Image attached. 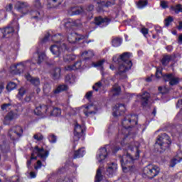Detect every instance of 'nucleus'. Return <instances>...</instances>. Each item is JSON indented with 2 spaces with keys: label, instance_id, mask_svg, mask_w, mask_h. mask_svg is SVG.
Returning a JSON list of instances; mask_svg holds the SVG:
<instances>
[{
  "label": "nucleus",
  "instance_id": "nucleus-1",
  "mask_svg": "<svg viewBox=\"0 0 182 182\" xmlns=\"http://www.w3.org/2000/svg\"><path fill=\"white\" fill-rule=\"evenodd\" d=\"M139 147H140V143L138 141L132 143L129 146L128 149L129 151H131L132 154L127 152V154L122 156L121 166L124 171L132 167L134 160H139L140 157V150H139Z\"/></svg>",
  "mask_w": 182,
  "mask_h": 182
},
{
  "label": "nucleus",
  "instance_id": "nucleus-2",
  "mask_svg": "<svg viewBox=\"0 0 182 182\" xmlns=\"http://www.w3.org/2000/svg\"><path fill=\"white\" fill-rule=\"evenodd\" d=\"M130 56H132V54L129 53H124L119 56V60L121 61L118 68L117 75H119L122 79L127 77L126 73L129 69H132L133 66V63H132V60H129Z\"/></svg>",
  "mask_w": 182,
  "mask_h": 182
},
{
  "label": "nucleus",
  "instance_id": "nucleus-3",
  "mask_svg": "<svg viewBox=\"0 0 182 182\" xmlns=\"http://www.w3.org/2000/svg\"><path fill=\"white\" fill-rule=\"evenodd\" d=\"M122 124V127H124L123 132H124V133L119 132V139H123V141L121 142V144H124V141L126 140L127 133H129V129H130V127H133L134 126H136V124H137V115L136 114L127 115L123 119Z\"/></svg>",
  "mask_w": 182,
  "mask_h": 182
},
{
  "label": "nucleus",
  "instance_id": "nucleus-4",
  "mask_svg": "<svg viewBox=\"0 0 182 182\" xmlns=\"http://www.w3.org/2000/svg\"><path fill=\"white\" fill-rule=\"evenodd\" d=\"M160 173V167L154 164H149L143 169L142 177L144 178H149L151 180L154 177H157Z\"/></svg>",
  "mask_w": 182,
  "mask_h": 182
},
{
  "label": "nucleus",
  "instance_id": "nucleus-5",
  "mask_svg": "<svg viewBox=\"0 0 182 182\" xmlns=\"http://www.w3.org/2000/svg\"><path fill=\"white\" fill-rule=\"evenodd\" d=\"M48 156L49 151L44 150L43 148H39L38 146H35L31 154V159L27 161V167H29L32 164V160H36L38 157H40V159L45 161Z\"/></svg>",
  "mask_w": 182,
  "mask_h": 182
},
{
  "label": "nucleus",
  "instance_id": "nucleus-6",
  "mask_svg": "<svg viewBox=\"0 0 182 182\" xmlns=\"http://www.w3.org/2000/svg\"><path fill=\"white\" fill-rule=\"evenodd\" d=\"M156 146H159L161 150H167L171 144V141H170V136L166 134H161L159 135L156 139Z\"/></svg>",
  "mask_w": 182,
  "mask_h": 182
},
{
  "label": "nucleus",
  "instance_id": "nucleus-7",
  "mask_svg": "<svg viewBox=\"0 0 182 182\" xmlns=\"http://www.w3.org/2000/svg\"><path fill=\"white\" fill-rule=\"evenodd\" d=\"M22 134H23V129L21 126H16L11 127L9 130L8 136L12 140L15 141L16 140H18L19 137H22Z\"/></svg>",
  "mask_w": 182,
  "mask_h": 182
},
{
  "label": "nucleus",
  "instance_id": "nucleus-8",
  "mask_svg": "<svg viewBox=\"0 0 182 182\" xmlns=\"http://www.w3.org/2000/svg\"><path fill=\"white\" fill-rule=\"evenodd\" d=\"M85 134V126H82L78 123H76L74 127V136L73 141H79L80 137L83 136Z\"/></svg>",
  "mask_w": 182,
  "mask_h": 182
},
{
  "label": "nucleus",
  "instance_id": "nucleus-9",
  "mask_svg": "<svg viewBox=\"0 0 182 182\" xmlns=\"http://www.w3.org/2000/svg\"><path fill=\"white\" fill-rule=\"evenodd\" d=\"M66 49H68V48L66 47V44L65 43H63L60 47L57 45H53L50 48V52L57 58H59V56H60V53L66 50Z\"/></svg>",
  "mask_w": 182,
  "mask_h": 182
},
{
  "label": "nucleus",
  "instance_id": "nucleus-10",
  "mask_svg": "<svg viewBox=\"0 0 182 182\" xmlns=\"http://www.w3.org/2000/svg\"><path fill=\"white\" fill-rule=\"evenodd\" d=\"M15 8L18 12L23 14V15L28 14L29 11V5L25 2L18 1L15 5Z\"/></svg>",
  "mask_w": 182,
  "mask_h": 182
},
{
  "label": "nucleus",
  "instance_id": "nucleus-11",
  "mask_svg": "<svg viewBox=\"0 0 182 182\" xmlns=\"http://www.w3.org/2000/svg\"><path fill=\"white\" fill-rule=\"evenodd\" d=\"M126 112V107L123 104H117L113 108V116L114 117H117L119 116H122L123 113Z\"/></svg>",
  "mask_w": 182,
  "mask_h": 182
},
{
  "label": "nucleus",
  "instance_id": "nucleus-12",
  "mask_svg": "<svg viewBox=\"0 0 182 182\" xmlns=\"http://www.w3.org/2000/svg\"><path fill=\"white\" fill-rule=\"evenodd\" d=\"M18 117H19V114H18V112L11 111L4 117V124H11V121L18 119Z\"/></svg>",
  "mask_w": 182,
  "mask_h": 182
},
{
  "label": "nucleus",
  "instance_id": "nucleus-13",
  "mask_svg": "<svg viewBox=\"0 0 182 182\" xmlns=\"http://www.w3.org/2000/svg\"><path fill=\"white\" fill-rule=\"evenodd\" d=\"M164 80L165 82H169L171 86L178 85V82H180L178 77L174 76L173 74H166L164 75Z\"/></svg>",
  "mask_w": 182,
  "mask_h": 182
},
{
  "label": "nucleus",
  "instance_id": "nucleus-14",
  "mask_svg": "<svg viewBox=\"0 0 182 182\" xmlns=\"http://www.w3.org/2000/svg\"><path fill=\"white\" fill-rule=\"evenodd\" d=\"M97 112V107L93 104H91L85 107L84 114H85L87 117H89V116L92 114H95Z\"/></svg>",
  "mask_w": 182,
  "mask_h": 182
},
{
  "label": "nucleus",
  "instance_id": "nucleus-15",
  "mask_svg": "<svg viewBox=\"0 0 182 182\" xmlns=\"http://www.w3.org/2000/svg\"><path fill=\"white\" fill-rule=\"evenodd\" d=\"M84 38V36H79L76 33H72L68 36V41L70 43H76V42L82 41Z\"/></svg>",
  "mask_w": 182,
  "mask_h": 182
},
{
  "label": "nucleus",
  "instance_id": "nucleus-16",
  "mask_svg": "<svg viewBox=\"0 0 182 182\" xmlns=\"http://www.w3.org/2000/svg\"><path fill=\"white\" fill-rule=\"evenodd\" d=\"M14 33V28L12 27H7L5 28H0V38H9L11 35Z\"/></svg>",
  "mask_w": 182,
  "mask_h": 182
},
{
  "label": "nucleus",
  "instance_id": "nucleus-17",
  "mask_svg": "<svg viewBox=\"0 0 182 182\" xmlns=\"http://www.w3.org/2000/svg\"><path fill=\"white\" fill-rule=\"evenodd\" d=\"M31 66L32 63L29 60L21 62L17 64V72H18V74L22 73L23 70L27 69V68H30Z\"/></svg>",
  "mask_w": 182,
  "mask_h": 182
},
{
  "label": "nucleus",
  "instance_id": "nucleus-18",
  "mask_svg": "<svg viewBox=\"0 0 182 182\" xmlns=\"http://www.w3.org/2000/svg\"><path fill=\"white\" fill-rule=\"evenodd\" d=\"M27 14L31 16V19H35L36 21H41V19L43 18V13H41L39 11L28 10Z\"/></svg>",
  "mask_w": 182,
  "mask_h": 182
},
{
  "label": "nucleus",
  "instance_id": "nucleus-19",
  "mask_svg": "<svg viewBox=\"0 0 182 182\" xmlns=\"http://www.w3.org/2000/svg\"><path fill=\"white\" fill-rule=\"evenodd\" d=\"M138 97L141 99L142 106H147L149 105V99H150V94L147 92H144L141 95H138Z\"/></svg>",
  "mask_w": 182,
  "mask_h": 182
},
{
  "label": "nucleus",
  "instance_id": "nucleus-20",
  "mask_svg": "<svg viewBox=\"0 0 182 182\" xmlns=\"http://www.w3.org/2000/svg\"><path fill=\"white\" fill-rule=\"evenodd\" d=\"M117 170V164L114 163H112L110 165L108 166V168H107L106 174L108 176V177H112L113 174L116 173V171Z\"/></svg>",
  "mask_w": 182,
  "mask_h": 182
},
{
  "label": "nucleus",
  "instance_id": "nucleus-21",
  "mask_svg": "<svg viewBox=\"0 0 182 182\" xmlns=\"http://www.w3.org/2000/svg\"><path fill=\"white\" fill-rule=\"evenodd\" d=\"M112 20L107 17L102 18V17H96L95 18V25H102V23H105V25H109Z\"/></svg>",
  "mask_w": 182,
  "mask_h": 182
},
{
  "label": "nucleus",
  "instance_id": "nucleus-22",
  "mask_svg": "<svg viewBox=\"0 0 182 182\" xmlns=\"http://www.w3.org/2000/svg\"><path fill=\"white\" fill-rule=\"evenodd\" d=\"M26 79H27V80L33 86H39L41 85V80L39 77H32L31 75L28 74L26 75Z\"/></svg>",
  "mask_w": 182,
  "mask_h": 182
},
{
  "label": "nucleus",
  "instance_id": "nucleus-23",
  "mask_svg": "<svg viewBox=\"0 0 182 182\" xmlns=\"http://www.w3.org/2000/svg\"><path fill=\"white\" fill-rule=\"evenodd\" d=\"M106 157H107V149L105 147L100 149V154L97 156L98 161L100 163L103 161Z\"/></svg>",
  "mask_w": 182,
  "mask_h": 182
},
{
  "label": "nucleus",
  "instance_id": "nucleus-24",
  "mask_svg": "<svg viewBox=\"0 0 182 182\" xmlns=\"http://www.w3.org/2000/svg\"><path fill=\"white\" fill-rule=\"evenodd\" d=\"M48 106L46 105H40L39 107H37L35 109V113L38 115L41 114H46L48 113Z\"/></svg>",
  "mask_w": 182,
  "mask_h": 182
},
{
  "label": "nucleus",
  "instance_id": "nucleus-25",
  "mask_svg": "<svg viewBox=\"0 0 182 182\" xmlns=\"http://www.w3.org/2000/svg\"><path fill=\"white\" fill-rule=\"evenodd\" d=\"M65 26L66 28H69L70 26H77V28H80L82 26V22L80 19L75 20L74 21H67L65 23Z\"/></svg>",
  "mask_w": 182,
  "mask_h": 182
},
{
  "label": "nucleus",
  "instance_id": "nucleus-26",
  "mask_svg": "<svg viewBox=\"0 0 182 182\" xmlns=\"http://www.w3.org/2000/svg\"><path fill=\"white\" fill-rule=\"evenodd\" d=\"M83 12V8L82 7H73L71 8L68 14L69 15H79L80 14H82Z\"/></svg>",
  "mask_w": 182,
  "mask_h": 182
},
{
  "label": "nucleus",
  "instance_id": "nucleus-27",
  "mask_svg": "<svg viewBox=\"0 0 182 182\" xmlns=\"http://www.w3.org/2000/svg\"><path fill=\"white\" fill-rule=\"evenodd\" d=\"M63 0H48L50 8H58L59 5H62Z\"/></svg>",
  "mask_w": 182,
  "mask_h": 182
},
{
  "label": "nucleus",
  "instance_id": "nucleus-28",
  "mask_svg": "<svg viewBox=\"0 0 182 182\" xmlns=\"http://www.w3.org/2000/svg\"><path fill=\"white\" fill-rule=\"evenodd\" d=\"M80 68H82V62L78 61L73 65H67L65 67V70H76L77 69H80Z\"/></svg>",
  "mask_w": 182,
  "mask_h": 182
},
{
  "label": "nucleus",
  "instance_id": "nucleus-29",
  "mask_svg": "<svg viewBox=\"0 0 182 182\" xmlns=\"http://www.w3.org/2000/svg\"><path fill=\"white\" fill-rule=\"evenodd\" d=\"M120 92H122L120 86L114 85L111 90V95H112V96H119V95H120Z\"/></svg>",
  "mask_w": 182,
  "mask_h": 182
},
{
  "label": "nucleus",
  "instance_id": "nucleus-30",
  "mask_svg": "<svg viewBox=\"0 0 182 182\" xmlns=\"http://www.w3.org/2000/svg\"><path fill=\"white\" fill-rule=\"evenodd\" d=\"M66 83H75L76 82V76L73 74H68L65 76Z\"/></svg>",
  "mask_w": 182,
  "mask_h": 182
},
{
  "label": "nucleus",
  "instance_id": "nucleus-31",
  "mask_svg": "<svg viewBox=\"0 0 182 182\" xmlns=\"http://www.w3.org/2000/svg\"><path fill=\"white\" fill-rule=\"evenodd\" d=\"M83 156H85V150H83V149H80L75 151L73 159H80V157H83Z\"/></svg>",
  "mask_w": 182,
  "mask_h": 182
},
{
  "label": "nucleus",
  "instance_id": "nucleus-32",
  "mask_svg": "<svg viewBox=\"0 0 182 182\" xmlns=\"http://www.w3.org/2000/svg\"><path fill=\"white\" fill-rule=\"evenodd\" d=\"M65 90H68V85H60L53 91L55 95H58L60 93V92H65Z\"/></svg>",
  "mask_w": 182,
  "mask_h": 182
},
{
  "label": "nucleus",
  "instance_id": "nucleus-33",
  "mask_svg": "<svg viewBox=\"0 0 182 182\" xmlns=\"http://www.w3.org/2000/svg\"><path fill=\"white\" fill-rule=\"evenodd\" d=\"M53 79H59L60 77V68H56L51 72Z\"/></svg>",
  "mask_w": 182,
  "mask_h": 182
},
{
  "label": "nucleus",
  "instance_id": "nucleus-34",
  "mask_svg": "<svg viewBox=\"0 0 182 182\" xmlns=\"http://www.w3.org/2000/svg\"><path fill=\"white\" fill-rule=\"evenodd\" d=\"M171 11H174L175 14H180L182 12V5L181 4H176V6H171L170 7Z\"/></svg>",
  "mask_w": 182,
  "mask_h": 182
},
{
  "label": "nucleus",
  "instance_id": "nucleus-35",
  "mask_svg": "<svg viewBox=\"0 0 182 182\" xmlns=\"http://www.w3.org/2000/svg\"><path fill=\"white\" fill-rule=\"evenodd\" d=\"M171 60V55H164L161 60V63L164 66H167Z\"/></svg>",
  "mask_w": 182,
  "mask_h": 182
},
{
  "label": "nucleus",
  "instance_id": "nucleus-36",
  "mask_svg": "<svg viewBox=\"0 0 182 182\" xmlns=\"http://www.w3.org/2000/svg\"><path fill=\"white\" fill-rule=\"evenodd\" d=\"M103 180V176L102 175V169L98 168L97 171V174L95 176V182H100Z\"/></svg>",
  "mask_w": 182,
  "mask_h": 182
},
{
  "label": "nucleus",
  "instance_id": "nucleus-37",
  "mask_svg": "<svg viewBox=\"0 0 182 182\" xmlns=\"http://www.w3.org/2000/svg\"><path fill=\"white\" fill-rule=\"evenodd\" d=\"M182 157H180L178 155L173 159L171 161L170 167H174L177 163H180L181 161Z\"/></svg>",
  "mask_w": 182,
  "mask_h": 182
},
{
  "label": "nucleus",
  "instance_id": "nucleus-38",
  "mask_svg": "<svg viewBox=\"0 0 182 182\" xmlns=\"http://www.w3.org/2000/svg\"><path fill=\"white\" fill-rule=\"evenodd\" d=\"M64 62L66 63H69V62H72L73 60H75L76 59V57L73 55H65L63 57Z\"/></svg>",
  "mask_w": 182,
  "mask_h": 182
},
{
  "label": "nucleus",
  "instance_id": "nucleus-39",
  "mask_svg": "<svg viewBox=\"0 0 182 182\" xmlns=\"http://www.w3.org/2000/svg\"><path fill=\"white\" fill-rule=\"evenodd\" d=\"M10 72L12 73V75H19V73L18 72V65L17 64L11 65L10 66Z\"/></svg>",
  "mask_w": 182,
  "mask_h": 182
},
{
  "label": "nucleus",
  "instance_id": "nucleus-40",
  "mask_svg": "<svg viewBox=\"0 0 182 182\" xmlns=\"http://www.w3.org/2000/svg\"><path fill=\"white\" fill-rule=\"evenodd\" d=\"M62 39H63V36H62L60 34H56L52 37L53 42H55L56 43H58V42H60Z\"/></svg>",
  "mask_w": 182,
  "mask_h": 182
},
{
  "label": "nucleus",
  "instance_id": "nucleus-41",
  "mask_svg": "<svg viewBox=\"0 0 182 182\" xmlns=\"http://www.w3.org/2000/svg\"><path fill=\"white\" fill-rule=\"evenodd\" d=\"M1 107V110L8 112V110H9L12 108V103L9 102L6 104H3Z\"/></svg>",
  "mask_w": 182,
  "mask_h": 182
},
{
  "label": "nucleus",
  "instance_id": "nucleus-42",
  "mask_svg": "<svg viewBox=\"0 0 182 182\" xmlns=\"http://www.w3.org/2000/svg\"><path fill=\"white\" fill-rule=\"evenodd\" d=\"M106 62L105 60H99L96 63H92V66H94V68H101V69H103V63Z\"/></svg>",
  "mask_w": 182,
  "mask_h": 182
},
{
  "label": "nucleus",
  "instance_id": "nucleus-43",
  "mask_svg": "<svg viewBox=\"0 0 182 182\" xmlns=\"http://www.w3.org/2000/svg\"><path fill=\"white\" fill-rule=\"evenodd\" d=\"M34 96H35V92H30L29 94H27L26 97L24 98V102L29 103V102L32 100V98H33Z\"/></svg>",
  "mask_w": 182,
  "mask_h": 182
},
{
  "label": "nucleus",
  "instance_id": "nucleus-44",
  "mask_svg": "<svg viewBox=\"0 0 182 182\" xmlns=\"http://www.w3.org/2000/svg\"><path fill=\"white\" fill-rule=\"evenodd\" d=\"M120 45H122V40L120 38H116L112 40V46H114V48L120 46Z\"/></svg>",
  "mask_w": 182,
  "mask_h": 182
},
{
  "label": "nucleus",
  "instance_id": "nucleus-45",
  "mask_svg": "<svg viewBox=\"0 0 182 182\" xmlns=\"http://www.w3.org/2000/svg\"><path fill=\"white\" fill-rule=\"evenodd\" d=\"M25 93H26V91L24 90V88H21L18 90L17 97L19 99V100H22V97H23L25 95Z\"/></svg>",
  "mask_w": 182,
  "mask_h": 182
},
{
  "label": "nucleus",
  "instance_id": "nucleus-46",
  "mask_svg": "<svg viewBox=\"0 0 182 182\" xmlns=\"http://www.w3.org/2000/svg\"><path fill=\"white\" fill-rule=\"evenodd\" d=\"M16 88V84L15 82H9L6 86V90L9 92H11V90H14V89Z\"/></svg>",
  "mask_w": 182,
  "mask_h": 182
},
{
  "label": "nucleus",
  "instance_id": "nucleus-47",
  "mask_svg": "<svg viewBox=\"0 0 182 182\" xmlns=\"http://www.w3.org/2000/svg\"><path fill=\"white\" fill-rule=\"evenodd\" d=\"M86 57V59H90V58H93L95 56V53H93V51L88 50L83 53V54Z\"/></svg>",
  "mask_w": 182,
  "mask_h": 182
},
{
  "label": "nucleus",
  "instance_id": "nucleus-48",
  "mask_svg": "<svg viewBox=\"0 0 182 182\" xmlns=\"http://www.w3.org/2000/svg\"><path fill=\"white\" fill-rule=\"evenodd\" d=\"M138 8H144V6H147V0H140L137 4Z\"/></svg>",
  "mask_w": 182,
  "mask_h": 182
},
{
  "label": "nucleus",
  "instance_id": "nucleus-49",
  "mask_svg": "<svg viewBox=\"0 0 182 182\" xmlns=\"http://www.w3.org/2000/svg\"><path fill=\"white\" fill-rule=\"evenodd\" d=\"M46 58V55L45 54V53H41L38 54V60L37 63L38 65H41V63L43 60H45Z\"/></svg>",
  "mask_w": 182,
  "mask_h": 182
},
{
  "label": "nucleus",
  "instance_id": "nucleus-50",
  "mask_svg": "<svg viewBox=\"0 0 182 182\" xmlns=\"http://www.w3.org/2000/svg\"><path fill=\"white\" fill-rule=\"evenodd\" d=\"M102 86H103V85L102 84V82L99 81L95 84V85L92 87V89L95 90V92H99V89H100Z\"/></svg>",
  "mask_w": 182,
  "mask_h": 182
},
{
  "label": "nucleus",
  "instance_id": "nucleus-51",
  "mask_svg": "<svg viewBox=\"0 0 182 182\" xmlns=\"http://www.w3.org/2000/svg\"><path fill=\"white\" fill-rule=\"evenodd\" d=\"M160 6L162 9H167L168 8V1L164 0L161 1Z\"/></svg>",
  "mask_w": 182,
  "mask_h": 182
},
{
  "label": "nucleus",
  "instance_id": "nucleus-52",
  "mask_svg": "<svg viewBox=\"0 0 182 182\" xmlns=\"http://www.w3.org/2000/svg\"><path fill=\"white\" fill-rule=\"evenodd\" d=\"M1 149L3 153H7V151H9V145L4 144L3 145H1Z\"/></svg>",
  "mask_w": 182,
  "mask_h": 182
},
{
  "label": "nucleus",
  "instance_id": "nucleus-53",
  "mask_svg": "<svg viewBox=\"0 0 182 182\" xmlns=\"http://www.w3.org/2000/svg\"><path fill=\"white\" fill-rule=\"evenodd\" d=\"M33 139H35V140H37V141H41L43 139V135H42V134L41 133L36 134L33 136Z\"/></svg>",
  "mask_w": 182,
  "mask_h": 182
},
{
  "label": "nucleus",
  "instance_id": "nucleus-54",
  "mask_svg": "<svg viewBox=\"0 0 182 182\" xmlns=\"http://www.w3.org/2000/svg\"><path fill=\"white\" fill-rule=\"evenodd\" d=\"M173 21H174V18H173L172 16H168V18H166L165 19V25L166 26H168L170 25V23H171V22H173Z\"/></svg>",
  "mask_w": 182,
  "mask_h": 182
},
{
  "label": "nucleus",
  "instance_id": "nucleus-55",
  "mask_svg": "<svg viewBox=\"0 0 182 182\" xmlns=\"http://www.w3.org/2000/svg\"><path fill=\"white\" fill-rule=\"evenodd\" d=\"M61 110L59 108H54L53 109V116H60Z\"/></svg>",
  "mask_w": 182,
  "mask_h": 182
},
{
  "label": "nucleus",
  "instance_id": "nucleus-56",
  "mask_svg": "<svg viewBox=\"0 0 182 182\" xmlns=\"http://www.w3.org/2000/svg\"><path fill=\"white\" fill-rule=\"evenodd\" d=\"M159 91L162 95H164L168 92V90L166 87H159Z\"/></svg>",
  "mask_w": 182,
  "mask_h": 182
},
{
  "label": "nucleus",
  "instance_id": "nucleus-57",
  "mask_svg": "<svg viewBox=\"0 0 182 182\" xmlns=\"http://www.w3.org/2000/svg\"><path fill=\"white\" fill-rule=\"evenodd\" d=\"M48 139L50 141V143H56L57 138L56 136L52 134L48 136Z\"/></svg>",
  "mask_w": 182,
  "mask_h": 182
},
{
  "label": "nucleus",
  "instance_id": "nucleus-58",
  "mask_svg": "<svg viewBox=\"0 0 182 182\" xmlns=\"http://www.w3.org/2000/svg\"><path fill=\"white\" fill-rule=\"evenodd\" d=\"M161 76H163V77L164 78V75H163V73H161V70L156 69V77H157V79H159V77H161Z\"/></svg>",
  "mask_w": 182,
  "mask_h": 182
},
{
  "label": "nucleus",
  "instance_id": "nucleus-59",
  "mask_svg": "<svg viewBox=\"0 0 182 182\" xmlns=\"http://www.w3.org/2000/svg\"><path fill=\"white\" fill-rule=\"evenodd\" d=\"M33 5L36 8H42V4L40 0H36L33 3Z\"/></svg>",
  "mask_w": 182,
  "mask_h": 182
},
{
  "label": "nucleus",
  "instance_id": "nucleus-60",
  "mask_svg": "<svg viewBox=\"0 0 182 182\" xmlns=\"http://www.w3.org/2000/svg\"><path fill=\"white\" fill-rule=\"evenodd\" d=\"M92 96H93V91H89L86 93L85 97L89 100L92 98Z\"/></svg>",
  "mask_w": 182,
  "mask_h": 182
},
{
  "label": "nucleus",
  "instance_id": "nucleus-61",
  "mask_svg": "<svg viewBox=\"0 0 182 182\" xmlns=\"http://www.w3.org/2000/svg\"><path fill=\"white\" fill-rule=\"evenodd\" d=\"M42 167V161H38L37 164L34 166L35 170H39Z\"/></svg>",
  "mask_w": 182,
  "mask_h": 182
},
{
  "label": "nucleus",
  "instance_id": "nucleus-62",
  "mask_svg": "<svg viewBox=\"0 0 182 182\" xmlns=\"http://www.w3.org/2000/svg\"><path fill=\"white\" fill-rule=\"evenodd\" d=\"M112 5H114V1H107L104 6H105L106 8H109V6H112Z\"/></svg>",
  "mask_w": 182,
  "mask_h": 182
},
{
  "label": "nucleus",
  "instance_id": "nucleus-63",
  "mask_svg": "<svg viewBox=\"0 0 182 182\" xmlns=\"http://www.w3.org/2000/svg\"><path fill=\"white\" fill-rule=\"evenodd\" d=\"M12 8H13L12 4H9L6 6V11H7V12H11V11H12Z\"/></svg>",
  "mask_w": 182,
  "mask_h": 182
},
{
  "label": "nucleus",
  "instance_id": "nucleus-64",
  "mask_svg": "<svg viewBox=\"0 0 182 182\" xmlns=\"http://www.w3.org/2000/svg\"><path fill=\"white\" fill-rule=\"evenodd\" d=\"M176 107H180L181 109H182V99L179 100L177 102Z\"/></svg>",
  "mask_w": 182,
  "mask_h": 182
}]
</instances>
